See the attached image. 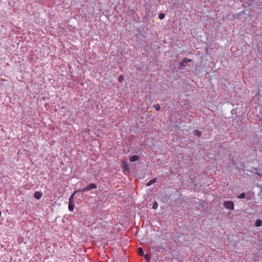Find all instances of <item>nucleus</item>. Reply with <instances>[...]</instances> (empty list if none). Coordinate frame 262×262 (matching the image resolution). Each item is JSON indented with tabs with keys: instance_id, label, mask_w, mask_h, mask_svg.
I'll return each instance as SVG.
<instances>
[{
	"instance_id": "f257e3e1",
	"label": "nucleus",
	"mask_w": 262,
	"mask_h": 262,
	"mask_svg": "<svg viewBox=\"0 0 262 262\" xmlns=\"http://www.w3.org/2000/svg\"><path fill=\"white\" fill-rule=\"evenodd\" d=\"M97 186L95 183H91L82 189H78V191H81L82 192H85L90 190H91L93 189H96L97 188Z\"/></svg>"
},
{
	"instance_id": "f03ea898",
	"label": "nucleus",
	"mask_w": 262,
	"mask_h": 262,
	"mask_svg": "<svg viewBox=\"0 0 262 262\" xmlns=\"http://www.w3.org/2000/svg\"><path fill=\"white\" fill-rule=\"evenodd\" d=\"M223 205L225 208L230 210H233L234 208V204L233 202L230 201H225Z\"/></svg>"
},
{
	"instance_id": "7ed1b4c3",
	"label": "nucleus",
	"mask_w": 262,
	"mask_h": 262,
	"mask_svg": "<svg viewBox=\"0 0 262 262\" xmlns=\"http://www.w3.org/2000/svg\"><path fill=\"white\" fill-rule=\"evenodd\" d=\"M192 60L187 58H184L182 62L180 63L179 69L180 70H184V67L186 66V64L189 62H191Z\"/></svg>"
},
{
	"instance_id": "20e7f679",
	"label": "nucleus",
	"mask_w": 262,
	"mask_h": 262,
	"mask_svg": "<svg viewBox=\"0 0 262 262\" xmlns=\"http://www.w3.org/2000/svg\"><path fill=\"white\" fill-rule=\"evenodd\" d=\"M122 168L123 170V171H128V167L127 163L126 161H123L122 163Z\"/></svg>"
},
{
	"instance_id": "39448f33",
	"label": "nucleus",
	"mask_w": 262,
	"mask_h": 262,
	"mask_svg": "<svg viewBox=\"0 0 262 262\" xmlns=\"http://www.w3.org/2000/svg\"><path fill=\"white\" fill-rule=\"evenodd\" d=\"M34 198L37 199H40L42 196V193L40 191H35L34 194Z\"/></svg>"
},
{
	"instance_id": "423d86ee",
	"label": "nucleus",
	"mask_w": 262,
	"mask_h": 262,
	"mask_svg": "<svg viewBox=\"0 0 262 262\" xmlns=\"http://www.w3.org/2000/svg\"><path fill=\"white\" fill-rule=\"evenodd\" d=\"M139 159V157L137 155H134L129 157V160L130 162H135Z\"/></svg>"
},
{
	"instance_id": "0eeeda50",
	"label": "nucleus",
	"mask_w": 262,
	"mask_h": 262,
	"mask_svg": "<svg viewBox=\"0 0 262 262\" xmlns=\"http://www.w3.org/2000/svg\"><path fill=\"white\" fill-rule=\"evenodd\" d=\"M74 207H75V206H74V202H69L68 208H69V210L70 211H73Z\"/></svg>"
},
{
	"instance_id": "6e6552de",
	"label": "nucleus",
	"mask_w": 262,
	"mask_h": 262,
	"mask_svg": "<svg viewBox=\"0 0 262 262\" xmlns=\"http://www.w3.org/2000/svg\"><path fill=\"white\" fill-rule=\"evenodd\" d=\"M81 191H78V189L74 191V192L71 194L69 198V202H74V196L75 194L78 192H80Z\"/></svg>"
},
{
	"instance_id": "1a4fd4ad",
	"label": "nucleus",
	"mask_w": 262,
	"mask_h": 262,
	"mask_svg": "<svg viewBox=\"0 0 262 262\" xmlns=\"http://www.w3.org/2000/svg\"><path fill=\"white\" fill-rule=\"evenodd\" d=\"M255 225L257 227H260L262 225V221L260 219L256 220L255 223Z\"/></svg>"
},
{
	"instance_id": "9d476101",
	"label": "nucleus",
	"mask_w": 262,
	"mask_h": 262,
	"mask_svg": "<svg viewBox=\"0 0 262 262\" xmlns=\"http://www.w3.org/2000/svg\"><path fill=\"white\" fill-rule=\"evenodd\" d=\"M193 134L194 135L200 137L202 135V132L198 129H195L193 132Z\"/></svg>"
},
{
	"instance_id": "9b49d317",
	"label": "nucleus",
	"mask_w": 262,
	"mask_h": 262,
	"mask_svg": "<svg viewBox=\"0 0 262 262\" xmlns=\"http://www.w3.org/2000/svg\"><path fill=\"white\" fill-rule=\"evenodd\" d=\"M138 253L141 256H143L144 255L143 249L141 247L138 248Z\"/></svg>"
},
{
	"instance_id": "f8f14e48",
	"label": "nucleus",
	"mask_w": 262,
	"mask_h": 262,
	"mask_svg": "<svg viewBox=\"0 0 262 262\" xmlns=\"http://www.w3.org/2000/svg\"><path fill=\"white\" fill-rule=\"evenodd\" d=\"M156 182V178L154 179H152L151 180H150L147 183V186H150L152 184L154 183L155 182Z\"/></svg>"
},
{
	"instance_id": "ddd939ff",
	"label": "nucleus",
	"mask_w": 262,
	"mask_h": 262,
	"mask_svg": "<svg viewBox=\"0 0 262 262\" xmlns=\"http://www.w3.org/2000/svg\"><path fill=\"white\" fill-rule=\"evenodd\" d=\"M143 256L144 257L145 259L147 261H149L151 258L150 255L149 254H146L145 255H144Z\"/></svg>"
},
{
	"instance_id": "4468645a",
	"label": "nucleus",
	"mask_w": 262,
	"mask_h": 262,
	"mask_svg": "<svg viewBox=\"0 0 262 262\" xmlns=\"http://www.w3.org/2000/svg\"><path fill=\"white\" fill-rule=\"evenodd\" d=\"M158 206V203L157 202H155L153 203V205H152V208L153 209H156L157 208Z\"/></svg>"
},
{
	"instance_id": "2eb2a0df",
	"label": "nucleus",
	"mask_w": 262,
	"mask_h": 262,
	"mask_svg": "<svg viewBox=\"0 0 262 262\" xmlns=\"http://www.w3.org/2000/svg\"><path fill=\"white\" fill-rule=\"evenodd\" d=\"M153 106L157 111H159L161 108L160 105L159 104H155Z\"/></svg>"
},
{
	"instance_id": "dca6fc26",
	"label": "nucleus",
	"mask_w": 262,
	"mask_h": 262,
	"mask_svg": "<svg viewBox=\"0 0 262 262\" xmlns=\"http://www.w3.org/2000/svg\"><path fill=\"white\" fill-rule=\"evenodd\" d=\"M245 193L244 192H243L241 194H240L238 196L237 198L238 199H244L245 198Z\"/></svg>"
},
{
	"instance_id": "f3484780",
	"label": "nucleus",
	"mask_w": 262,
	"mask_h": 262,
	"mask_svg": "<svg viewBox=\"0 0 262 262\" xmlns=\"http://www.w3.org/2000/svg\"><path fill=\"white\" fill-rule=\"evenodd\" d=\"M165 15L164 13H161L159 14V18L160 19H163L165 17Z\"/></svg>"
},
{
	"instance_id": "a211bd4d",
	"label": "nucleus",
	"mask_w": 262,
	"mask_h": 262,
	"mask_svg": "<svg viewBox=\"0 0 262 262\" xmlns=\"http://www.w3.org/2000/svg\"><path fill=\"white\" fill-rule=\"evenodd\" d=\"M124 80V77L122 75H120L118 77V81L120 82H122Z\"/></svg>"
},
{
	"instance_id": "6ab92c4d",
	"label": "nucleus",
	"mask_w": 262,
	"mask_h": 262,
	"mask_svg": "<svg viewBox=\"0 0 262 262\" xmlns=\"http://www.w3.org/2000/svg\"><path fill=\"white\" fill-rule=\"evenodd\" d=\"M257 174L260 176H261L259 173H257Z\"/></svg>"
},
{
	"instance_id": "aec40b11",
	"label": "nucleus",
	"mask_w": 262,
	"mask_h": 262,
	"mask_svg": "<svg viewBox=\"0 0 262 262\" xmlns=\"http://www.w3.org/2000/svg\"><path fill=\"white\" fill-rule=\"evenodd\" d=\"M1 214H2L1 211H0V216H1Z\"/></svg>"
}]
</instances>
